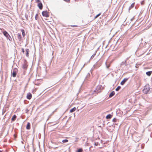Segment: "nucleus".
<instances>
[{"instance_id": "nucleus-4", "label": "nucleus", "mask_w": 152, "mask_h": 152, "mask_svg": "<svg viewBox=\"0 0 152 152\" xmlns=\"http://www.w3.org/2000/svg\"><path fill=\"white\" fill-rule=\"evenodd\" d=\"M36 2L38 3L37 6L40 10H42L43 7V5L40 0H36Z\"/></svg>"}, {"instance_id": "nucleus-20", "label": "nucleus", "mask_w": 152, "mask_h": 152, "mask_svg": "<svg viewBox=\"0 0 152 152\" xmlns=\"http://www.w3.org/2000/svg\"><path fill=\"white\" fill-rule=\"evenodd\" d=\"M112 116V115L111 114H109L106 116V118L107 119L111 118Z\"/></svg>"}, {"instance_id": "nucleus-6", "label": "nucleus", "mask_w": 152, "mask_h": 152, "mask_svg": "<svg viewBox=\"0 0 152 152\" xmlns=\"http://www.w3.org/2000/svg\"><path fill=\"white\" fill-rule=\"evenodd\" d=\"M27 66L26 61L25 60L24 61V63L22 64V68L24 69H26Z\"/></svg>"}, {"instance_id": "nucleus-14", "label": "nucleus", "mask_w": 152, "mask_h": 152, "mask_svg": "<svg viewBox=\"0 0 152 152\" xmlns=\"http://www.w3.org/2000/svg\"><path fill=\"white\" fill-rule=\"evenodd\" d=\"M115 94V92L114 91H112L109 94V98L112 97Z\"/></svg>"}, {"instance_id": "nucleus-34", "label": "nucleus", "mask_w": 152, "mask_h": 152, "mask_svg": "<svg viewBox=\"0 0 152 152\" xmlns=\"http://www.w3.org/2000/svg\"><path fill=\"white\" fill-rule=\"evenodd\" d=\"M70 26L71 27H77L78 26L77 25H71Z\"/></svg>"}, {"instance_id": "nucleus-15", "label": "nucleus", "mask_w": 152, "mask_h": 152, "mask_svg": "<svg viewBox=\"0 0 152 152\" xmlns=\"http://www.w3.org/2000/svg\"><path fill=\"white\" fill-rule=\"evenodd\" d=\"M152 73V71H151L147 72L146 73V75L148 76H150L151 75Z\"/></svg>"}, {"instance_id": "nucleus-7", "label": "nucleus", "mask_w": 152, "mask_h": 152, "mask_svg": "<svg viewBox=\"0 0 152 152\" xmlns=\"http://www.w3.org/2000/svg\"><path fill=\"white\" fill-rule=\"evenodd\" d=\"M101 65V64L100 62H97L93 66L94 68H97L99 67Z\"/></svg>"}, {"instance_id": "nucleus-30", "label": "nucleus", "mask_w": 152, "mask_h": 152, "mask_svg": "<svg viewBox=\"0 0 152 152\" xmlns=\"http://www.w3.org/2000/svg\"><path fill=\"white\" fill-rule=\"evenodd\" d=\"M145 1H142L141 2V4L142 5H143L144 4Z\"/></svg>"}, {"instance_id": "nucleus-10", "label": "nucleus", "mask_w": 152, "mask_h": 152, "mask_svg": "<svg viewBox=\"0 0 152 152\" xmlns=\"http://www.w3.org/2000/svg\"><path fill=\"white\" fill-rule=\"evenodd\" d=\"M128 78H124L121 82L120 84L121 85H123L128 80Z\"/></svg>"}, {"instance_id": "nucleus-22", "label": "nucleus", "mask_w": 152, "mask_h": 152, "mask_svg": "<svg viewBox=\"0 0 152 152\" xmlns=\"http://www.w3.org/2000/svg\"><path fill=\"white\" fill-rule=\"evenodd\" d=\"M83 151V149L82 148H80L76 151V152H82Z\"/></svg>"}, {"instance_id": "nucleus-11", "label": "nucleus", "mask_w": 152, "mask_h": 152, "mask_svg": "<svg viewBox=\"0 0 152 152\" xmlns=\"http://www.w3.org/2000/svg\"><path fill=\"white\" fill-rule=\"evenodd\" d=\"M17 35L19 41H21L22 40V39L21 33H18Z\"/></svg>"}, {"instance_id": "nucleus-13", "label": "nucleus", "mask_w": 152, "mask_h": 152, "mask_svg": "<svg viewBox=\"0 0 152 152\" xmlns=\"http://www.w3.org/2000/svg\"><path fill=\"white\" fill-rule=\"evenodd\" d=\"M26 128L27 130H29L31 128V124L29 122H28L26 126Z\"/></svg>"}, {"instance_id": "nucleus-42", "label": "nucleus", "mask_w": 152, "mask_h": 152, "mask_svg": "<svg viewBox=\"0 0 152 152\" xmlns=\"http://www.w3.org/2000/svg\"><path fill=\"white\" fill-rule=\"evenodd\" d=\"M21 138H22V140H23V138H22V137H21Z\"/></svg>"}, {"instance_id": "nucleus-5", "label": "nucleus", "mask_w": 152, "mask_h": 152, "mask_svg": "<svg viewBox=\"0 0 152 152\" xmlns=\"http://www.w3.org/2000/svg\"><path fill=\"white\" fill-rule=\"evenodd\" d=\"M42 15L44 17H48L49 16L48 12L46 10L43 11L42 12Z\"/></svg>"}, {"instance_id": "nucleus-41", "label": "nucleus", "mask_w": 152, "mask_h": 152, "mask_svg": "<svg viewBox=\"0 0 152 152\" xmlns=\"http://www.w3.org/2000/svg\"><path fill=\"white\" fill-rule=\"evenodd\" d=\"M85 65V64H84V65H83V67H84Z\"/></svg>"}, {"instance_id": "nucleus-25", "label": "nucleus", "mask_w": 152, "mask_h": 152, "mask_svg": "<svg viewBox=\"0 0 152 152\" xmlns=\"http://www.w3.org/2000/svg\"><path fill=\"white\" fill-rule=\"evenodd\" d=\"M101 13H99L95 17L94 19L98 17L100 15Z\"/></svg>"}, {"instance_id": "nucleus-35", "label": "nucleus", "mask_w": 152, "mask_h": 152, "mask_svg": "<svg viewBox=\"0 0 152 152\" xmlns=\"http://www.w3.org/2000/svg\"><path fill=\"white\" fill-rule=\"evenodd\" d=\"M22 52L24 53L25 52L23 48H22Z\"/></svg>"}, {"instance_id": "nucleus-32", "label": "nucleus", "mask_w": 152, "mask_h": 152, "mask_svg": "<svg viewBox=\"0 0 152 152\" xmlns=\"http://www.w3.org/2000/svg\"><path fill=\"white\" fill-rule=\"evenodd\" d=\"M98 144H99L98 142H95L94 143V145L95 146H97L98 145Z\"/></svg>"}, {"instance_id": "nucleus-16", "label": "nucleus", "mask_w": 152, "mask_h": 152, "mask_svg": "<svg viewBox=\"0 0 152 152\" xmlns=\"http://www.w3.org/2000/svg\"><path fill=\"white\" fill-rule=\"evenodd\" d=\"M26 56L28 57L29 55V50L28 49H26Z\"/></svg>"}, {"instance_id": "nucleus-17", "label": "nucleus", "mask_w": 152, "mask_h": 152, "mask_svg": "<svg viewBox=\"0 0 152 152\" xmlns=\"http://www.w3.org/2000/svg\"><path fill=\"white\" fill-rule=\"evenodd\" d=\"M17 118V116H16L15 115H14L12 117V118H11V121H14L16 118Z\"/></svg>"}, {"instance_id": "nucleus-36", "label": "nucleus", "mask_w": 152, "mask_h": 152, "mask_svg": "<svg viewBox=\"0 0 152 152\" xmlns=\"http://www.w3.org/2000/svg\"><path fill=\"white\" fill-rule=\"evenodd\" d=\"M105 64H106V67H107V68L108 69L110 65H107V63L106 62L105 63Z\"/></svg>"}, {"instance_id": "nucleus-40", "label": "nucleus", "mask_w": 152, "mask_h": 152, "mask_svg": "<svg viewBox=\"0 0 152 152\" xmlns=\"http://www.w3.org/2000/svg\"><path fill=\"white\" fill-rule=\"evenodd\" d=\"M21 142L22 144H23V141H21Z\"/></svg>"}, {"instance_id": "nucleus-21", "label": "nucleus", "mask_w": 152, "mask_h": 152, "mask_svg": "<svg viewBox=\"0 0 152 152\" xmlns=\"http://www.w3.org/2000/svg\"><path fill=\"white\" fill-rule=\"evenodd\" d=\"M76 110V108L75 107H74L73 108H72L70 109V113H72L75 111Z\"/></svg>"}, {"instance_id": "nucleus-44", "label": "nucleus", "mask_w": 152, "mask_h": 152, "mask_svg": "<svg viewBox=\"0 0 152 152\" xmlns=\"http://www.w3.org/2000/svg\"><path fill=\"white\" fill-rule=\"evenodd\" d=\"M79 110H80V109H79L78 110V111Z\"/></svg>"}, {"instance_id": "nucleus-1", "label": "nucleus", "mask_w": 152, "mask_h": 152, "mask_svg": "<svg viewBox=\"0 0 152 152\" xmlns=\"http://www.w3.org/2000/svg\"><path fill=\"white\" fill-rule=\"evenodd\" d=\"M151 88L149 87V85H148L145 86L144 87V88L142 90L143 93L145 94L150 93V90Z\"/></svg>"}, {"instance_id": "nucleus-12", "label": "nucleus", "mask_w": 152, "mask_h": 152, "mask_svg": "<svg viewBox=\"0 0 152 152\" xmlns=\"http://www.w3.org/2000/svg\"><path fill=\"white\" fill-rule=\"evenodd\" d=\"M32 96V95L29 92L27 94L26 96V98L27 99H28L30 100L31 99V98Z\"/></svg>"}, {"instance_id": "nucleus-3", "label": "nucleus", "mask_w": 152, "mask_h": 152, "mask_svg": "<svg viewBox=\"0 0 152 152\" xmlns=\"http://www.w3.org/2000/svg\"><path fill=\"white\" fill-rule=\"evenodd\" d=\"M18 69L15 68L13 69L12 71H11V75L13 77H16L18 72Z\"/></svg>"}, {"instance_id": "nucleus-38", "label": "nucleus", "mask_w": 152, "mask_h": 152, "mask_svg": "<svg viewBox=\"0 0 152 152\" xmlns=\"http://www.w3.org/2000/svg\"><path fill=\"white\" fill-rule=\"evenodd\" d=\"M14 137H15V138H16V137H16V135H15V134H14Z\"/></svg>"}, {"instance_id": "nucleus-31", "label": "nucleus", "mask_w": 152, "mask_h": 152, "mask_svg": "<svg viewBox=\"0 0 152 152\" xmlns=\"http://www.w3.org/2000/svg\"><path fill=\"white\" fill-rule=\"evenodd\" d=\"M90 75V74L89 73H88L87 74V75L86 76V78H87L88 77H89Z\"/></svg>"}, {"instance_id": "nucleus-37", "label": "nucleus", "mask_w": 152, "mask_h": 152, "mask_svg": "<svg viewBox=\"0 0 152 152\" xmlns=\"http://www.w3.org/2000/svg\"><path fill=\"white\" fill-rule=\"evenodd\" d=\"M84 107V106H83V107H80V106H79L78 107H77V108H80V109H82L83 107Z\"/></svg>"}, {"instance_id": "nucleus-43", "label": "nucleus", "mask_w": 152, "mask_h": 152, "mask_svg": "<svg viewBox=\"0 0 152 152\" xmlns=\"http://www.w3.org/2000/svg\"><path fill=\"white\" fill-rule=\"evenodd\" d=\"M0 152H2L1 151H0Z\"/></svg>"}, {"instance_id": "nucleus-9", "label": "nucleus", "mask_w": 152, "mask_h": 152, "mask_svg": "<svg viewBox=\"0 0 152 152\" xmlns=\"http://www.w3.org/2000/svg\"><path fill=\"white\" fill-rule=\"evenodd\" d=\"M102 88V86L101 85H99L96 89V90L94 91L97 92V93H99L101 92V89Z\"/></svg>"}, {"instance_id": "nucleus-39", "label": "nucleus", "mask_w": 152, "mask_h": 152, "mask_svg": "<svg viewBox=\"0 0 152 152\" xmlns=\"http://www.w3.org/2000/svg\"><path fill=\"white\" fill-rule=\"evenodd\" d=\"M129 57L127 58H126V61H127V60H128V59H129Z\"/></svg>"}, {"instance_id": "nucleus-2", "label": "nucleus", "mask_w": 152, "mask_h": 152, "mask_svg": "<svg viewBox=\"0 0 152 152\" xmlns=\"http://www.w3.org/2000/svg\"><path fill=\"white\" fill-rule=\"evenodd\" d=\"M3 30L4 31H2V32L4 36L10 41H12V38L8 33L6 31L4 30V29H3Z\"/></svg>"}, {"instance_id": "nucleus-8", "label": "nucleus", "mask_w": 152, "mask_h": 152, "mask_svg": "<svg viewBox=\"0 0 152 152\" xmlns=\"http://www.w3.org/2000/svg\"><path fill=\"white\" fill-rule=\"evenodd\" d=\"M126 60L122 62L120 64V67L122 68H124L125 66H127V64L126 63Z\"/></svg>"}, {"instance_id": "nucleus-33", "label": "nucleus", "mask_w": 152, "mask_h": 152, "mask_svg": "<svg viewBox=\"0 0 152 152\" xmlns=\"http://www.w3.org/2000/svg\"><path fill=\"white\" fill-rule=\"evenodd\" d=\"M137 139H136V140L137 142H138L140 140V138L139 137V138H138L137 137Z\"/></svg>"}, {"instance_id": "nucleus-19", "label": "nucleus", "mask_w": 152, "mask_h": 152, "mask_svg": "<svg viewBox=\"0 0 152 152\" xmlns=\"http://www.w3.org/2000/svg\"><path fill=\"white\" fill-rule=\"evenodd\" d=\"M21 31L22 32V34L23 36V37H24L26 35V34H25L24 30L23 29H21Z\"/></svg>"}, {"instance_id": "nucleus-24", "label": "nucleus", "mask_w": 152, "mask_h": 152, "mask_svg": "<svg viewBox=\"0 0 152 152\" xmlns=\"http://www.w3.org/2000/svg\"><path fill=\"white\" fill-rule=\"evenodd\" d=\"M68 141V140L67 139H64L62 140V142L63 143H66Z\"/></svg>"}, {"instance_id": "nucleus-27", "label": "nucleus", "mask_w": 152, "mask_h": 152, "mask_svg": "<svg viewBox=\"0 0 152 152\" xmlns=\"http://www.w3.org/2000/svg\"><path fill=\"white\" fill-rule=\"evenodd\" d=\"M38 14H37L35 16V19L36 20H37L38 18Z\"/></svg>"}, {"instance_id": "nucleus-28", "label": "nucleus", "mask_w": 152, "mask_h": 152, "mask_svg": "<svg viewBox=\"0 0 152 152\" xmlns=\"http://www.w3.org/2000/svg\"><path fill=\"white\" fill-rule=\"evenodd\" d=\"M116 120L117 119L115 118H114L113 119L112 121L113 122H115L116 121Z\"/></svg>"}, {"instance_id": "nucleus-23", "label": "nucleus", "mask_w": 152, "mask_h": 152, "mask_svg": "<svg viewBox=\"0 0 152 152\" xmlns=\"http://www.w3.org/2000/svg\"><path fill=\"white\" fill-rule=\"evenodd\" d=\"M121 88V87L120 86H118L115 89V90L116 91H118Z\"/></svg>"}, {"instance_id": "nucleus-29", "label": "nucleus", "mask_w": 152, "mask_h": 152, "mask_svg": "<svg viewBox=\"0 0 152 152\" xmlns=\"http://www.w3.org/2000/svg\"><path fill=\"white\" fill-rule=\"evenodd\" d=\"M29 111V110L28 109H26V113H28V112Z\"/></svg>"}, {"instance_id": "nucleus-18", "label": "nucleus", "mask_w": 152, "mask_h": 152, "mask_svg": "<svg viewBox=\"0 0 152 152\" xmlns=\"http://www.w3.org/2000/svg\"><path fill=\"white\" fill-rule=\"evenodd\" d=\"M134 3H132L130 6L129 7V11L132 8L134 7Z\"/></svg>"}, {"instance_id": "nucleus-26", "label": "nucleus", "mask_w": 152, "mask_h": 152, "mask_svg": "<svg viewBox=\"0 0 152 152\" xmlns=\"http://www.w3.org/2000/svg\"><path fill=\"white\" fill-rule=\"evenodd\" d=\"M95 55H96V53L93 54V55H92V56H91L90 59H91L93 58L94 57V56H95Z\"/></svg>"}]
</instances>
